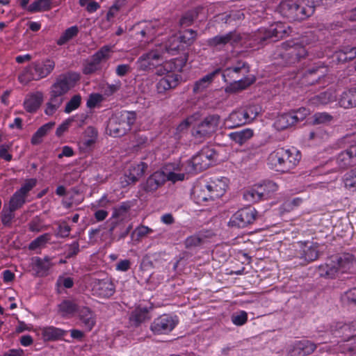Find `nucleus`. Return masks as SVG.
Segmentation results:
<instances>
[{"label": "nucleus", "instance_id": "obj_1", "mask_svg": "<svg viewBox=\"0 0 356 356\" xmlns=\"http://www.w3.org/2000/svg\"><path fill=\"white\" fill-rule=\"evenodd\" d=\"M277 10L289 21H302L314 14L315 3L314 0H283Z\"/></svg>", "mask_w": 356, "mask_h": 356}, {"label": "nucleus", "instance_id": "obj_2", "mask_svg": "<svg viewBox=\"0 0 356 356\" xmlns=\"http://www.w3.org/2000/svg\"><path fill=\"white\" fill-rule=\"evenodd\" d=\"M307 50L295 40H287L277 47L273 54V59L277 65H291L299 62L307 56Z\"/></svg>", "mask_w": 356, "mask_h": 356}, {"label": "nucleus", "instance_id": "obj_3", "mask_svg": "<svg viewBox=\"0 0 356 356\" xmlns=\"http://www.w3.org/2000/svg\"><path fill=\"white\" fill-rule=\"evenodd\" d=\"M55 66V61L50 58L35 61L24 70L19 75L18 80L21 83L27 84L33 80L46 78L54 71Z\"/></svg>", "mask_w": 356, "mask_h": 356}, {"label": "nucleus", "instance_id": "obj_4", "mask_svg": "<svg viewBox=\"0 0 356 356\" xmlns=\"http://www.w3.org/2000/svg\"><path fill=\"white\" fill-rule=\"evenodd\" d=\"M136 118L134 112L122 111L116 113L109 120L107 131L113 137L122 136L131 130Z\"/></svg>", "mask_w": 356, "mask_h": 356}, {"label": "nucleus", "instance_id": "obj_5", "mask_svg": "<svg viewBox=\"0 0 356 356\" xmlns=\"http://www.w3.org/2000/svg\"><path fill=\"white\" fill-rule=\"evenodd\" d=\"M354 264V259L351 254H344L330 264L321 265L318 268L321 277L332 278L339 273H343L350 270Z\"/></svg>", "mask_w": 356, "mask_h": 356}, {"label": "nucleus", "instance_id": "obj_6", "mask_svg": "<svg viewBox=\"0 0 356 356\" xmlns=\"http://www.w3.org/2000/svg\"><path fill=\"white\" fill-rule=\"evenodd\" d=\"M216 152L213 149L205 147L189 160L184 166L187 173H197L207 169L215 161Z\"/></svg>", "mask_w": 356, "mask_h": 356}, {"label": "nucleus", "instance_id": "obj_7", "mask_svg": "<svg viewBox=\"0 0 356 356\" xmlns=\"http://www.w3.org/2000/svg\"><path fill=\"white\" fill-rule=\"evenodd\" d=\"M248 72V66L245 63L238 62L236 65L226 68L223 72V76L229 77L231 81H234L236 88L243 90L254 81L253 77L239 79L241 76H245Z\"/></svg>", "mask_w": 356, "mask_h": 356}, {"label": "nucleus", "instance_id": "obj_8", "mask_svg": "<svg viewBox=\"0 0 356 356\" xmlns=\"http://www.w3.org/2000/svg\"><path fill=\"white\" fill-rule=\"evenodd\" d=\"M80 79L79 73L69 71L58 75L51 86L49 90L65 96L72 90Z\"/></svg>", "mask_w": 356, "mask_h": 356}, {"label": "nucleus", "instance_id": "obj_9", "mask_svg": "<svg viewBox=\"0 0 356 356\" xmlns=\"http://www.w3.org/2000/svg\"><path fill=\"white\" fill-rule=\"evenodd\" d=\"M220 116L217 114L206 116L194 127L193 136L200 141L211 136L216 131L220 124Z\"/></svg>", "mask_w": 356, "mask_h": 356}, {"label": "nucleus", "instance_id": "obj_10", "mask_svg": "<svg viewBox=\"0 0 356 356\" xmlns=\"http://www.w3.org/2000/svg\"><path fill=\"white\" fill-rule=\"evenodd\" d=\"M241 40V35L234 31L209 38L206 40V44L215 51H221L224 49L227 44L233 47L238 45Z\"/></svg>", "mask_w": 356, "mask_h": 356}, {"label": "nucleus", "instance_id": "obj_11", "mask_svg": "<svg viewBox=\"0 0 356 356\" xmlns=\"http://www.w3.org/2000/svg\"><path fill=\"white\" fill-rule=\"evenodd\" d=\"M277 188L276 184L273 181L254 185L244 192L243 198L249 203H255L267 198L270 192L275 191Z\"/></svg>", "mask_w": 356, "mask_h": 356}, {"label": "nucleus", "instance_id": "obj_12", "mask_svg": "<svg viewBox=\"0 0 356 356\" xmlns=\"http://www.w3.org/2000/svg\"><path fill=\"white\" fill-rule=\"evenodd\" d=\"M90 286L92 295L98 298H107L115 293L114 284L108 277L102 279L92 277Z\"/></svg>", "mask_w": 356, "mask_h": 356}, {"label": "nucleus", "instance_id": "obj_13", "mask_svg": "<svg viewBox=\"0 0 356 356\" xmlns=\"http://www.w3.org/2000/svg\"><path fill=\"white\" fill-rule=\"evenodd\" d=\"M257 212L252 207H245L236 211L232 217L229 223L232 226L245 227L252 224L256 219Z\"/></svg>", "mask_w": 356, "mask_h": 356}, {"label": "nucleus", "instance_id": "obj_14", "mask_svg": "<svg viewBox=\"0 0 356 356\" xmlns=\"http://www.w3.org/2000/svg\"><path fill=\"white\" fill-rule=\"evenodd\" d=\"M177 322L176 318L163 314L154 320L150 329L156 334H167L175 328Z\"/></svg>", "mask_w": 356, "mask_h": 356}, {"label": "nucleus", "instance_id": "obj_15", "mask_svg": "<svg viewBox=\"0 0 356 356\" xmlns=\"http://www.w3.org/2000/svg\"><path fill=\"white\" fill-rule=\"evenodd\" d=\"M290 29L289 26H286L282 23H277L272 25L268 29H264L259 31L261 35L258 36V39L260 42H264L267 40H271L272 41H276L280 38H282L289 34Z\"/></svg>", "mask_w": 356, "mask_h": 356}, {"label": "nucleus", "instance_id": "obj_16", "mask_svg": "<svg viewBox=\"0 0 356 356\" xmlns=\"http://www.w3.org/2000/svg\"><path fill=\"white\" fill-rule=\"evenodd\" d=\"M162 56L163 51H161L157 48L143 54L136 62L138 70L148 71L154 69Z\"/></svg>", "mask_w": 356, "mask_h": 356}, {"label": "nucleus", "instance_id": "obj_17", "mask_svg": "<svg viewBox=\"0 0 356 356\" xmlns=\"http://www.w3.org/2000/svg\"><path fill=\"white\" fill-rule=\"evenodd\" d=\"M289 149L280 147L269 155L268 160L277 170L289 171V165L286 164V161H289Z\"/></svg>", "mask_w": 356, "mask_h": 356}, {"label": "nucleus", "instance_id": "obj_18", "mask_svg": "<svg viewBox=\"0 0 356 356\" xmlns=\"http://www.w3.org/2000/svg\"><path fill=\"white\" fill-rule=\"evenodd\" d=\"M300 248L299 257L306 262H311L318 259V245L316 243L310 241H300L298 243Z\"/></svg>", "mask_w": 356, "mask_h": 356}, {"label": "nucleus", "instance_id": "obj_19", "mask_svg": "<svg viewBox=\"0 0 356 356\" xmlns=\"http://www.w3.org/2000/svg\"><path fill=\"white\" fill-rule=\"evenodd\" d=\"M209 193L214 200L222 197L227 188V179L225 177L211 178L207 184Z\"/></svg>", "mask_w": 356, "mask_h": 356}, {"label": "nucleus", "instance_id": "obj_20", "mask_svg": "<svg viewBox=\"0 0 356 356\" xmlns=\"http://www.w3.org/2000/svg\"><path fill=\"white\" fill-rule=\"evenodd\" d=\"M331 332L336 337H341L345 341H350L351 333L356 330V327L353 324H346L343 323H335L331 325Z\"/></svg>", "mask_w": 356, "mask_h": 356}, {"label": "nucleus", "instance_id": "obj_21", "mask_svg": "<svg viewBox=\"0 0 356 356\" xmlns=\"http://www.w3.org/2000/svg\"><path fill=\"white\" fill-rule=\"evenodd\" d=\"M159 50L170 55H175L180 51L184 50L183 44L177 38V35L171 36L164 44L159 45Z\"/></svg>", "mask_w": 356, "mask_h": 356}, {"label": "nucleus", "instance_id": "obj_22", "mask_svg": "<svg viewBox=\"0 0 356 356\" xmlns=\"http://www.w3.org/2000/svg\"><path fill=\"white\" fill-rule=\"evenodd\" d=\"M166 181L165 172L157 171L148 177L144 186L147 192H154L162 186Z\"/></svg>", "mask_w": 356, "mask_h": 356}, {"label": "nucleus", "instance_id": "obj_23", "mask_svg": "<svg viewBox=\"0 0 356 356\" xmlns=\"http://www.w3.org/2000/svg\"><path fill=\"white\" fill-rule=\"evenodd\" d=\"M339 104L344 108L356 107V88L345 90L339 96Z\"/></svg>", "mask_w": 356, "mask_h": 356}, {"label": "nucleus", "instance_id": "obj_24", "mask_svg": "<svg viewBox=\"0 0 356 356\" xmlns=\"http://www.w3.org/2000/svg\"><path fill=\"white\" fill-rule=\"evenodd\" d=\"M64 100V96L49 90V99L46 104L45 114L47 115H54L63 104Z\"/></svg>", "mask_w": 356, "mask_h": 356}, {"label": "nucleus", "instance_id": "obj_25", "mask_svg": "<svg viewBox=\"0 0 356 356\" xmlns=\"http://www.w3.org/2000/svg\"><path fill=\"white\" fill-rule=\"evenodd\" d=\"M248 123L242 108L232 112L225 119V124L228 128H234Z\"/></svg>", "mask_w": 356, "mask_h": 356}, {"label": "nucleus", "instance_id": "obj_26", "mask_svg": "<svg viewBox=\"0 0 356 356\" xmlns=\"http://www.w3.org/2000/svg\"><path fill=\"white\" fill-rule=\"evenodd\" d=\"M178 76L175 74H168L161 79L156 83V90L159 93H163L168 90L175 88L178 84Z\"/></svg>", "mask_w": 356, "mask_h": 356}, {"label": "nucleus", "instance_id": "obj_27", "mask_svg": "<svg viewBox=\"0 0 356 356\" xmlns=\"http://www.w3.org/2000/svg\"><path fill=\"white\" fill-rule=\"evenodd\" d=\"M42 99L41 92L27 95L24 102V109L29 113H35L40 108Z\"/></svg>", "mask_w": 356, "mask_h": 356}, {"label": "nucleus", "instance_id": "obj_28", "mask_svg": "<svg viewBox=\"0 0 356 356\" xmlns=\"http://www.w3.org/2000/svg\"><path fill=\"white\" fill-rule=\"evenodd\" d=\"M336 99V94L334 90L329 89L319 95H315L309 99V104L313 106L327 104Z\"/></svg>", "mask_w": 356, "mask_h": 356}, {"label": "nucleus", "instance_id": "obj_29", "mask_svg": "<svg viewBox=\"0 0 356 356\" xmlns=\"http://www.w3.org/2000/svg\"><path fill=\"white\" fill-rule=\"evenodd\" d=\"M147 164L144 162H140L138 164L131 165L129 169V175H127L128 184H134L141 177L146 169L147 168Z\"/></svg>", "mask_w": 356, "mask_h": 356}, {"label": "nucleus", "instance_id": "obj_30", "mask_svg": "<svg viewBox=\"0 0 356 356\" xmlns=\"http://www.w3.org/2000/svg\"><path fill=\"white\" fill-rule=\"evenodd\" d=\"M79 319L87 331H90L95 325V317L88 307H83L79 312Z\"/></svg>", "mask_w": 356, "mask_h": 356}, {"label": "nucleus", "instance_id": "obj_31", "mask_svg": "<svg viewBox=\"0 0 356 356\" xmlns=\"http://www.w3.org/2000/svg\"><path fill=\"white\" fill-rule=\"evenodd\" d=\"M253 136L251 129H244L241 131L231 132L228 134L229 138L236 144L242 145Z\"/></svg>", "mask_w": 356, "mask_h": 356}, {"label": "nucleus", "instance_id": "obj_32", "mask_svg": "<svg viewBox=\"0 0 356 356\" xmlns=\"http://www.w3.org/2000/svg\"><path fill=\"white\" fill-rule=\"evenodd\" d=\"M66 331L62 329L49 326L41 329V334L44 341L58 340L66 334Z\"/></svg>", "mask_w": 356, "mask_h": 356}, {"label": "nucleus", "instance_id": "obj_33", "mask_svg": "<svg viewBox=\"0 0 356 356\" xmlns=\"http://www.w3.org/2000/svg\"><path fill=\"white\" fill-rule=\"evenodd\" d=\"M291 113H283L277 117L274 127L277 130H284L296 124Z\"/></svg>", "mask_w": 356, "mask_h": 356}, {"label": "nucleus", "instance_id": "obj_34", "mask_svg": "<svg viewBox=\"0 0 356 356\" xmlns=\"http://www.w3.org/2000/svg\"><path fill=\"white\" fill-rule=\"evenodd\" d=\"M216 73L217 72L209 73L197 81L193 88V92L197 94L204 92L210 86Z\"/></svg>", "mask_w": 356, "mask_h": 356}, {"label": "nucleus", "instance_id": "obj_35", "mask_svg": "<svg viewBox=\"0 0 356 356\" xmlns=\"http://www.w3.org/2000/svg\"><path fill=\"white\" fill-rule=\"evenodd\" d=\"M55 122H49L40 127L31 138V144L38 145L42 143L44 137L54 127Z\"/></svg>", "mask_w": 356, "mask_h": 356}, {"label": "nucleus", "instance_id": "obj_36", "mask_svg": "<svg viewBox=\"0 0 356 356\" xmlns=\"http://www.w3.org/2000/svg\"><path fill=\"white\" fill-rule=\"evenodd\" d=\"M294 348L302 355L312 354L316 348L315 343L308 340L299 341L294 345Z\"/></svg>", "mask_w": 356, "mask_h": 356}, {"label": "nucleus", "instance_id": "obj_37", "mask_svg": "<svg viewBox=\"0 0 356 356\" xmlns=\"http://www.w3.org/2000/svg\"><path fill=\"white\" fill-rule=\"evenodd\" d=\"M335 161L339 169H346L355 163L348 149L339 153Z\"/></svg>", "mask_w": 356, "mask_h": 356}, {"label": "nucleus", "instance_id": "obj_38", "mask_svg": "<svg viewBox=\"0 0 356 356\" xmlns=\"http://www.w3.org/2000/svg\"><path fill=\"white\" fill-rule=\"evenodd\" d=\"M58 312L62 316H67L74 314L78 309L76 304L71 300H66L58 305Z\"/></svg>", "mask_w": 356, "mask_h": 356}, {"label": "nucleus", "instance_id": "obj_39", "mask_svg": "<svg viewBox=\"0 0 356 356\" xmlns=\"http://www.w3.org/2000/svg\"><path fill=\"white\" fill-rule=\"evenodd\" d=\"M149 318L148 317V310L147 308H136L131 314L130 316L131 322L135 325L138 326L143 322H144L146 319Z\"/></svg>", "mask_w": 356, "mask_h": 356}, {"label": "nucleus", "instance_id": "obj_40", "mask_svg": "<svg viewBox=\"0 0 356 356\" xmlns=\"http://www.w3.org/2000/svg\"><path fill=\"white\" fill-rule=\"evenodd\" d=\"M194 197L196 202L200 204L210 200H214V198L211 197V193H209L207 184L201 186L200 188L195 189Z\"/></svg>", "mask_w": 356, "mask_h": 356}, {"label": "nucleus", "instance_id": "obj_41", "mask_svg": "<svg viewBox=\"0 0 356 356\" xmlns=\"http://www.w3.org/2000/svg\"><path fill=\"white\" fill-rule=\"evenodd\" d=\"M51 9V0H35L27 8L30 13L47 11Z\"/></svg>", "mask_w": 356, "mask_h": 356}, {"label": "nucleus", "instance_id": "obj_42", "mask_svg": "<svg viewBox=\"0 0 356 356\" xmlns=\"http://www.w3.org/2000/svg\"><path fill=\"white\" fill-rule=\"evenodd\" d=\"M26 197L16 191L11 196L8 207L16 211L23 207L26 202Z\"/></svg>", "mask_w": 356, "mask_h": 356}, {"label": "nucleus", "instance_id": "obj_43", "mask_svg": "<svg viewBox=\"0 0 356 356\" xmlns=\"http://www.w3.org/2000/svg\"><path fill=\"white\" fill-rule=\"evenodd\" d=\"M131 206L132 205L129 202H122L118 207H114L112 213V219H123V218L126 216L127 213L131 209Z\"/></svg>", "mask_w": 356, "mask_h": 356}, {"label": "nucleus", "instance_id": "obj_44", "mask_svg": "<svg viewBox=\"0 0 356 356\" xmlns=\"http://www.w3.org/2000/svg\"><path fill=\"white\" fill-rule=\"evenodd\" d=\"M344 187L348 190L356 189V168L347 172L343 177Z\"/></svg>", "mask_w": 356, "mask_h": 356}, {"label": "nucleus", "instance_id": "obj_45", "mask_svg": "<svg viewBox=\"0 0 356 356\" xmlns=\"http://www.w3.org/2000/svg\"><path fill=\"white\" fill-rule=\"evenodd\" d=\"M79 33V28L76 26H72L67 29L57 40V44L63 45L67 42L74 38Z\"/></svg>", "mask_w": 356, "mask_h": 356}, {"label": "nucleus", "instance_id": "obj_46", "mask_svg": "<svg viewBox=\"0 0 356 356\" xmlns=\"http://www.w3.org/2000/svg\"><path fill=\"white\" fill-rule=\"evenodd\" d=\"M15 210L8 207L6 204L3 206L1 213V222L4 226H10L13 219L15 218Z\"/></svg>", "mask_w": 356, "mask_h": 356}, {"label": "nucleus", "instance_id": "obj_47", "mask_svg": "<svg viewBox=\"0 0 356 356\" xmlns=\"http://www.w3.org/2000/svg\"><path fill=\"white\" fill-rule=\"evenodd\" d=\"M112 47L108 45H105L100 48L92 58L96 61V63H100L102 60H106L110 57V53Z\"/></svg>", "mask_w": 356, "mask_h": 356}, {"label": "nucleus", "instance_id": "obj_48", "mask_svg": "<svg viewBox=\"0 0 356 356\" xmlns=\"http://www.w3.org/2000/svg\"><path fill=\"white\" fill-rule=\"evenodd\" d=\"M157 26L158 22L156 21L145 22L140 33L142 36L153 37L156 33L155 29Z\"/></svg>", "mask_w": 356, "mask_h": 356}, {"label": "nucleus", "instance_id": "obj_49", "mask_svg": "<svg viewBox=\"0 0 356 356\" xmlns=\"http://www.w3.org/2000/svg\"><path fill=\"white\" fill-rule=\"evenodd\" d=\"M314 124H327L333 120V117L327 113H316L313 117Z\"/></svg>", "mask_w": 356, "mask_h": 356}, {"label": "nucleus", "instance_id": "obj_50", "mask_svg": "<svg viewBox=\"0 0 356 356\" xmlns=\"http://www.w3.org/2000/svg\"><path fill=\"white\" fill-rule=\"evenodd\" d=\"M81 102V97L80 95H74L70 100L66 104L65 107V112L70 113L74 110L78 108Z\"/></svg>", "mask_w": 356, "mask_h": 356}, {"label": "nucleus", "instance_id": "obj_51", "mask_svg": "<svg viewBox=\"0 0 356 356\" xmlns=\"http://www.w3.org/2000/svg\"><path fill=\"white\" fill-rule=\"evenodd\" d=\"M37 179L34 178L25 180L20 188L17 190L19 193L27 197L29 193L36 186Z\"/></svg>", "mask_w": 356, "mask_h": 356}, {"label": "nucleus", "instance_id": "obj_52", "mask_svg": "<svg viewBox=\"0 0 356 356\" xmlns=\"http://www.w3.org/2000/svg\"><path fill=\"white\" fill-rule=\"evenodd\" d=\"M204 241V238L199 235H193L187 237L184 241L186 248L191 249L200 246Z\"/></svg>", "mask_w": 356, "mask_h": 356}, {"label": "nucleus", "instance_id": "obj_53", "mask_svg": "<svg viewBox=\"0 0 356 356\" xmlns=\"http://www.w3.org/2000/svg\"><path fill=\"white\" fill-rule=\"evenodd\" d=\"M325 71L326 70L323 67H312L307 70V76L308 77H312L313 76H314V77L312 80V83H313L314 81H317L321 77H323Z\"/></svg>", "mask_w": 356, "mask_h": 356}, {"label": "nucleus", "instance_id": "obj_54", "mask_svg": "<svg viewBox=\"0 0 356 356\" xmlns=\"http://www.w3.org/2000/svg\"><path fill=\"white\" fill-rule=\"evenodd\" d=\"M295 123L297 124L299 122L304 120L306 117L309 114V111L305 107L299 108L297 110H294L290 112Z\"/></svg>", "mask_w": 356, "mask_h": 356}, {"label": "nucleus", "instance_id": "obj_55", "mask_svg": "<svg viewBox=\"0 0 356 356\" xmlns=\"http://www.w3.org/2000/svg\"><path fill=\"white\" fill-rule=\"evenodd\" d=\"M244 111V114L248 122H252L257 116L259 108L257 106L252 105L242 108Z\"/></svg>", "mask_w": 356, "mask_h": 356}, {"label": "nucleus", "instance_id": "obj_56", "mask_svg": "<svg viewBox=\"0 0 356 356\" xmlns=\"http://www.w3.org/2000/svg\"><path fill=\"white\" fill-rule=\"evenodd\" d=\"M300 159V155L296 149H289V161H286V164L289 165V170L293 169L299 162Z\"/></svg>", "mask_w": 356, "mask_h": 356}, {"label": "nucleus", "instance_id": "obj_57", "mask_svg": "<svg viewBox=\"0 0 356 356\" xmlns=\"http://www.w3.org/2000/svg\"><path fill=\"white\" fill-rule=\"evenodd\" d=\"M50 239L49 234H44L35 240H33L29 245L30 250H35L39 247L44 245Z\"/></svg>", "mask_w": 356, "mask_h": 356}, {"label": "nucleus", "instance_id": "obj_58", "mask_svg": "<svg viewBox=\"0 0 356 356\" xmlns=\"http://www.w3.org/2000/svg\"><path fill=\"white\" fill-rule=\"evenodd\" d=\"M197 17L195 11H191L184 14L179 20L181 26H188L192 24L194 19Z\"/></svg>", "mask_w": 356, "mask_h": 356}, {"label": "nucleus", "instance_id": "obj_59", "mask_svg": "<svg viewBox=\"0 0 356 356\" xmlns=\"http://www.w3.org/2000/svg\"><path fill=\"white\" fill-rule=\"evenodd\" d=\"M35 265L38 269V273L42 271L45 272L48 270L51 266L50 261L47 258L44 259L36 258L35 260Z\"/></svg>", "mask_w": 356, "mask_h": 356}, {"label": "nucleus", "instance_id": "obj_60", "mask_svg": "<svg viewBox=\"0 0 356 356\" xmlns=\"http://www.w3.org/2000/svg\"><path fill=\"white\" fill-rule=\"evenodd\" d=\"M248 320V314L245 312L242 311L238 314H234L232 316V321L236 325H243Z\"/></svg>", "mask_w": 356, "mask_h": 356}, {"label": "nucleus", "instance_id": "obj_61", "mask_svg": "<svg viewBox=\"0 0 356 356\" xmlns=\"http://www.w3.org/2000/svg\"><path fill=\"white\" fill-rule=\"evenodd\" d=\"M299 44L306 49V46L312 44L316 42V38L312 33H308L305 35L301 37L300 40H296Z\"/></svg>", "mask_w": 356, "mask_h": 356}, {"label": "nucleus", "instance_id": "obj_62", "mask_svg": "<svg viewBox=\"0 0 356 356\" xmlns=\"http://www.w3.org/2000/svg\"><path fill=\"white\" fill-rule=\"evenodd\" d=\"M103 100V97L99 93H93L89 96L87 101V106L90 108H95L98 104Z\"/></svg>", "mask_w": 356, "mask_h": 356}, {"label": "nucleus", "instance_id": "obj_63", "mask_svg": "<svg viewBox=\"0 0 356 356\" xmlns=\"http://www.w3.org/2000/svg\"><path fill=\"white\" fill-rule=\"evenodd\" d=\"M333 61L337 64L345 63L348 62V58L345 48L334 52L332 56Z\"/></svg>", "mask_w": 356, "mask_h": 356}, {"label": "nucleus", "instance_id": "obj_64", "mask_svg": "<svg viewBox=\"0 0 356 356\" xmlns=\"http://www.w3.org/2000/svg\"><path fill=\"white\" fill-rule=\"evenodd\" d=\"M342 300L348 305H356V289L346 292L342 296Z\"/></svg>", "mask_w": 356, "mask_h": 356}]
</instances>
